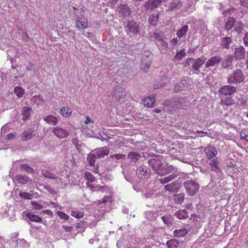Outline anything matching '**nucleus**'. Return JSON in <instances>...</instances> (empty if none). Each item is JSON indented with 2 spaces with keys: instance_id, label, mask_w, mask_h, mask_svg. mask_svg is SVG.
<instances>
[{
  "instance_id": "1",
  "label": "nucleus",
  "mask_w": 248,
  "mask_h": 248,
  "mask_svg": "<svg viewBox=\"0 0 248 248\" xmlns=\"http://www.w3.org/2000/svg\"><path fill=\"white\" fill-rule=\"evenodd\" d=\"M232 85L223 86L219 88L218 91L221 96L220 104L222 106H229L235 103L232 95L236 92L237 90L236 87Z\"/></svg>"
},
{
  "instance_id": "2",
  "label": "nucleus",
  "mask_w": 248,
  "mask_h": 248,
  "mask_svg": "<svg viewBox=\"0 0 248 248\" xmlns=\"http://www.w3.org/2000/svg\"><path fill=\"white\" fill-rule=\"evenodd\" d=\"M245 76L242 71L241 69H238L229 75L227 78V82L230 84H237L243 82Z\"/></svg>"
},
{
  "instance_id": "3",
  "label": "nucleus",
  "mask_w": 248,
  "mask_h": 248,
  "mask_svg": "<svg viewBox=\"0 0 248 248\" xmlns=\"http://www.w3.org/2000/svg\"><path fill=\"white\" fill-rule=\"evenodd\" d=\"M184 186L187 194L192 196L195 195L199 189V185L196 182L189 180L184 183Z\"/></svg>"
},
{
  "instance_id": "4",
  "label": "nucleus",
  "mask_w": 248,
  "mask_h": 248,
  "mask_svg": "<svg viewBox=\"0 0 248 248\" xmlns=\"http://www.w3.org/2000/svg\"><path fill=\"white\" fill-rule=\"evenodd\" d=\"M220 46L222 49H230L233 47V38L232 37L225 36L221 38Z\"/></svg>"
},
{
  "instance_id": "5",
  "label": "nucleus",
  "mask_w": 248,
  "mask_h": 248,
  "mask_svg": "<svg viewBox=\"0 0 248 248\" xmlns=\"http://www.w3.org/2000/svg\"><path fill=\"white\" fill-rule=\"evenodd\" d=\"M52 133L59 139H64L68 137L69 133L67 131L59 126H55L53 128Z\"/></svg>"
},
{
  "instance_id": "6",
  "label": "nucleus",
  "mask_w": 248,
  "mask_h": 248,
  "mask_svg": "<svg viewBox=\"0 0 248 248\" xmlns=\"http://www.w3.org/2000/svg\"><path fill=\"white\" fill-rule=\"evenodd\" d=\"M165 0H148L145 3V8L147 10H155Z\"/></svg>"
},
{
  "instance_id": "7",
  "label": "nucleus",
  "mask_w": 248,
  "mask_h": 248,
  "mask_svg": "<svg viewBox=\"0 0 248 248\" xmlns=\"http://www.w3.org/2000/svg\"><path fill=\"white\" fill-rule=\"evenodd\" d=\"M36 135L33 129L28 128L25 130L21 134V140L22 141H27L31 140Z\"/></svg>"
},
{
  "instance_id": "8",
  "label": "nucleus",
  "mask_w": 248,
  "mask_h": 248,
  "mask_svg": "<svg viewBox=\"0 0 248 248\" xmlns=\"http://www.w3.org/2000/svg\"><path fill=\"white\" fill-rule=\"evenodd\" d=\"M129 32L134 34L140 33V28L138 23L134 20L129 21L126 26Z\"/></svg>"
},
{
  "instance_id": "9",
  "label": "nucleus",
  "mask_w": 248,
  "mask_h": 248,
  "mask_svg": "<svg viewBox=\"0 0 248 248\" xmlns=\"http://www.w3.org/2000/svg\"><path fill=\"white\" fill-rule=\"evenodd\" d=\"M234 56L233 55H226L222 61L221 67L223 69H227L228 68L232 69V62L233 60Z\"/></svg>"
},
{
  "instance_id": "10",
  "label": "nucleus",
  "mask_w": 248,
  "mask_h": 248,
  "mask_svg": "<svg viewBox=\"0 0 248 248\" xmlns=\"http://www.w3.org/2000/svg\"><path fill=\"white\" fill-rule=\"evenodd\" d=\"M180 187V184L177 181H175L165 185L164 186V189L165 191L175 193L179 190Z\"/></svg>"
},
{
  "instance_id": "11",
  "label": "nucleus",
  "mask_w": 248,
  "mask_h": 248,
  "mask_svg": "<svg viewBox=\"0 0 248 248\" xmlns=\"http://www.w3.org/2000/svg\"><path fill=\"white\" fill-rule=\"evenodd\" d=\"M88 27V20L86 18L77 16L76 21V27L78 31H81Z\"/></svg>"
},
{
  "instance_id": "12",
  "label": "nucleus",
  "mask_w": 248,
  "mask_h": 248,
  "mask_svg": "<svg viewBox=\"0 0 248 248\" xmlns=\"http://www.w3.org/2000/svg\"><path fill=\"white\" fill-rule=\"evenodd\" d=\"M124 95H125L124 89L122 87H116L112 95L113 98L120 102Z\"/></svg>"
},
{
  "instance_id": "13",
  "label": "nucleus",
  "mask_w": 248,
  "mask_h": 248,
  "mask_svg": "<svg viewBox=\"0 0 248 248\" xmlns=\"http://www.w3.org/2000/svg\"><path fill=\"white\" fill-rule=\"evenodd\" d=\"M220 162V158L218 156L216 157L210 161L209 165L211 166V170L216 172H220L221 170L219 166V162Z\"/></svg>"
},
{
  "instance_id": "14",
  "label": "nucleus",
  "mask_w": 248,
  "mask_h": 248,
  "mask_svg": "<svg viewBox=\"0 0 248 248\" xmlns=\"http://www.w3.org/2000/svg\"><path fill=\"white\" fill-rule=\"evenodd\" d=\"M204 152L206 154L207 158L209 160L215 157L217 154L216 148L211 146L205 147L204 149Z\"/></svg>"
},
{
  "instance_id": "15",
  "label": "nucleus",
  "mask_w": 248,
  "mask_h": 248,
  "mask_svg": "<svg viewBox=\"0 0 248 248\" xmlns=\"http://www.w3.org/2000/svg\"><path fill=\"white\" fill-rule=\"evenodd\" d=\"M245 53L246 51L244 47L242 46H240L235 48L233 56L236 60H240L245 58Z\"/></svg>"
},
{
  "instance_id": "16",
  "label": "nucleus",
  "mask_w": 248,
  "mask_h": 248,
  "mask_svg": "<svg viewBox=\"0 0 248 248\" xmlns=\"http://www.w3.org/2000/svg\"><path fill=\"white\" fill-rule=\"evenodd\" d=\"M149 171L150 170H148L146 167L141 166L137 169L136 174L139 178L143 179L149 175Z\"/></svg>"
},
{
  "instance_id": "17",
  "label": "nucleus",
  "mask_w": 248,
  "mask_h": 248,
  "mask_svg": "<svg viewBox=\"0 0 248 248\" xmlns=\"http://www.w3.org/2000/svg\"><path fill=\"white\" fill-rule=\"evenodd\" d=\"M142 59L140 68L144 71H147L152 63V59L149 56H144Z\"/></svg>"
},
{
  "instance_id": "18",
  "label": "nucleus",
  "mask_w": 248,
  "mask_h": 248,
  "mask_svg": "<svg viewBox=\"0 0 248 248\" xmlns=\"http://www.w3.org/2000/svg\"><path fill=\"white\" fill-rule=\"evenodd\" d=\"M222 60L221 57L219 56H216L211 57L205 63V67H208L213 66L219 63Z\"/></svg>"
},
{
  "instance_id": "19",
  "label": "nucleus",
  "mask_w": 248,
  "mask_h": 248,
  "mask_svg": "<svg viewBox=\"0 0 248 248\" xmlns=\"http://www.w3.org/2000/svg\"><path fill=\"white\" fill-rule=\"evenodd\" d=\"M235 22L236 20L233 17L229 16L224 24V29L228 32L234 27Z\"/></svg>"
},
{
  "instance_id": "20",
  "label": "nucleus",
  "mask_w": 248,
  "mask_h": 248,
  "mask_svg": "<svg viewBox=\"0 0 248 248\" xmlns=\"http://www.w3.org/2000/svg\"><path fill=\"white\" fill-rule=\"evenodd\" d=\"M118 10L123 16H130L131 14V9L125 4L120 5L118 8Z\"/></svg>"
},
{
  "instance_id": "21",
  "label": "nucleus",
  "mask_w": 248,
  "mask_h": 248,
  "mask_svg": "<svg viewBox=\"0 0 248 248\" xmlns=\"http://www.w3.org/2000/svg\"><path fill=\"white\" fill-rule=\"evenodd\" d=\"M15 179L20 184L23 185L31 181L30 178L26 175L17 174Z\"/></svg>"
},
{
  "instance_id": "22",
  "label": "nucleus",
  "mask_w": 248,
  "mask_h": 248,
  "mask_svg": "<svg viewBox=\"0 0 248 248\" xmlns=\"http://www.w3.org/2000/svg\"><path fill=\"white\" fill-rule=\"evenodd\" d=\"M109 150L106 147L100 148L95 151V155L97 158H100L108 154Z\"/></svg>"
},
{
  "instance_id": "23",
  "label": "nucleus",
  "mask_w": 248,
  "mask_h": 248,
  "mask_svg": "<svg viewBox=\"0 0 248 248\" xmlns=\"http://www.w3.org/2000/svg\"><path fill=\"white\" fill-rule=\"evenodd\" d=\"M44 121L47 124L52 125H56L57 123L58 119L53 115L50 114L44 118Z\"/></svg>"
},
{
  "instance_id": "24",
  "label": "nucleus",
  "mask_w": 248,
  "mask_h": 248,
  "mask_svg": "<svg viewBox=\"0 0 248 248\" xmlns=\"http://www.w3.org/2000/svg\"><path fill=\"white\" fill-rule=\"evenodd\" d=\"M31 103L36 105V107L43 106L44 103V100L41 95H34L31 100Z\"/></svg>"
},
{
  "instance_id": "25",
  "label": "nucleus",
  "mask_w": 248,
  "mask_h": 248,
  "mask_svg": "<svg viewBox=\"0 0 248 248\" xmlns=\"http://www.w3.org/2000/svg\"><path fill=\"white\" fill-rule=\"evenodd\" d=\"M155 102V98L148 97L145 98H144L142 100V104L146 107L151 108L153 107V105Z\"/></svg>"
},
{
  "instance_id": "26",
  "label": "nucleus",
  "mask_w": 248,
  "mask_h": 248,
  "mask_svg": "<svg viewBox=\"0 0 248 248\" xmlns=\"http://www.w3.org/2000/svg\"><path fill=\"white\" fill-rule=\"evenodd\" d=\"M173 199L176 204H181L185 199V194L183 193L174 194Z\"/></svg>"
},
{
  "instance_id": "27",
  "label": "nucleus",
  "mask_w": 248,
  "mask_h": 248,
  "mask_svg": "<svg viewBox=\"0 0 248 248\" xmlns=\"http://www.w3.org/2000/svg\"><path fill=\"white\" fill-rule=\"evenodd\" d=\"M175 217L179 219H185L188 217V213L185 210H180L175 213Z\"/></svg>"
},
{
  "instance_id": "28",
  "label": "nucleus",
  "mask_w": 248,
  "mask_h": 248,
  "mask_svg": "<svg viewBox=\"0 0 248 248\" xmlns=\"http://www.w3.org/2000/svg\"><path fill=\"white\" fill-rule=\"evenodd\" d=\"M159 13L157 15H151L148 18V22L149 24L153 26H156L159 19Z\"/></svg>"
},
{
  "instance_id": "29",
  "label": "nucleus",
  "mask_w": 248,
  "mask_h": 248,
  "mask_svg": "<svg viewBox=\"0 0 248 248\" xmlns=\"http://www.w3.org/2000/svg\"><path fill=\"white\" fill-rule=\"evenodd\" d=\"M32 109L29 107H23L22 111V115L24 120H26L29 119Z\"/></svg>"
},
{
  "instance_id": "30",
  "label": "nucleus",
  "mask_w": 248,
  "mask_h": 248,
  "mask_svg": "<svg viewBox=\"0 0 248 248\" xmlns=\"http://www.w3.org/2000/svg\"><path fill=\"white\" fill-rule=\"evenodd\" d=\"M26 217L30 219V221L35 222H41L42 219L38 216L32 214L30 213L26 214Z\"/></svg>"
},
{
  "instance_id": "31",
  "label": "nucleus",
  "mask_w": 248,
  "mask_h": 248,
  "mask_svg": "<svg viewBox=\"0 0 248 248\" xmlns=\"http://www.w3.org/2000/svg\"><path fill=\"white\" fill-rule=\"evenodd\" d=\"M150 164L155 170H158L162 165V163L159 159L155 158L150 160Z\"/></svg>"
},
{
  "instance_id": "32",
  "label": "nucleus",
  "mask_w": 248,
  "mask_h": 248,
  "mask_svg": "<svg viewBox=\"0 0 248 248\" xmlns=\"http://www.w3.org/2000/svg\"><path fill=\"white\" fill-rule=\"evenodd\" d=\"M72 110L68 107H63L60 110L61 115L64 117H67L72 113Z\"/></svg>"
},
{
  "instance_id": "33",
  "label": "nucleus",
  "mask_w": 248,
  "mask_h": 248,
  "mask_svg": "<svg viewBox=\"0 0 248 248\" xmlns=\"http://www.w3.org/2000/svg\"><path fill=\"white\" fill-rule=\"evenodd\" d=\"M166 245L168 248H178L179 241L176 239H171L167 241Z\"/></svg>"
},
{
  "instance_id": "34",
  "label": "nucleus",
  "mask_w": 248,
  "mask_h": 248,
  "mask_svg": "<svg viewBox=\"0 0 248 248\" xmlns=\"http://www.w3.org/2000/svg\"><path fill=\"white\" fill-rule=\"evenodd\" d=\"M140 155L136 152H130L127 156V157L132 162H136L140 157Z\"/></svg>"
},
{
  "instance_id": "35",
  "label": "nucleus",
  "mask_w": 248,
  "mask_h": 248,
  "mask_svg": "<svg viewBox=\"0 0 248 248\" xmlns=\"http://www.w3.org/2000/svg\"><path fill=\"white\" fill-rule=\"evenodd\" d=\"M177 176V174H171L168 177H166L164 178L161 179L160 180V182L162 184H165L167 183H169V182H170L174 180L175 178H176Z\"/></svg>"
},
{
  "instance_id": "36",
  "label": "nucleus",
  "mask_w": 248,
  "mask_h": 248,
  "mask_svg": "<svg viewBox=\"0 0 248 248\" xmlns=\"http://www.w3.org/2000/svg\"><path fill=\"white\" fill-rule=\"evenodd\" d=\"M188 30V27L187 25H185L180 29H179L177 32V36L179 38L183 37L186 33L187 32Z\"/></svg>"
},
{
  "instance_id": "37",
  "label": "nucleus",
  "mask_w": 248,
  "mask_h": 248,
  "mask_svg": "<svg viewBox=\"0 0 248 248\" xmlns=\"http://www.w3.org/2000/svg\"><path fill=\"white\" fill-rule=\"evenodd\" d=\"M187 233V231L186 229L175 230L174 231V235L177 237H183Z\"/></svg>"
},
{
  "instance_id": "38",
  "label": "nucleus",
  "mask_w": 248,
  "mask_h": 248,
  "mask_svg": "<svg viewBox=\"0 0 248 248\" xmlns=\"http://www.w3.org/2000/svg\"><path fill=\"white\" fill-rule=\"evenodd\" d=\"M14 93L18 98H21L25 94V90L21 87L17 86L14 89Z\"/></svg>"
},
{
  "instance_id": "39",
  "label": "nucleus",
  "mask_w": 248,
  "mask_h": 248,
  "mask_svg": "<svg viewBox=\"0 0 248 248\" xmlns=\"http://www.w3.org/2000/svg\"><path fill=\"white\" fill-rule=\"evenodd\" d=\"M97 158L95 154H90L87 156V160L90 166H94L95 165L96 158Z\"/></svg>"
},
{
  "instance_id": "40",
  "label": "nucleus",
  "mask_w": 248,
  "mask_h": 248,
  "mask_svg": "<svg viewBox=\"0 0 248 248\" xmlns=\"http://www.w3.org/2000/svg\"><path fill=\"white\" fill-rule=\"evenodd\" d=\"M43 175L45 177L50 179H55L56 178V175L54 173H51L50 171L46 170L42 171Z\"/></svg>"
},
{
  "instance_id": "41",
  "label": "nucleus",
  "mask_w": 248,
  "mask_h": 248,
  "mask_svg": "<svg viewBox=\"0 0 248 248\" xmlns=\"http://www.w3.org/2000/svg\"><path fill=\"white\" fill-rule=\"evenodd\" d=\"M157 45L160 47L161 50L166 49L168 48V44L164 39L158 42H156Z\"/></svg>"
},
{
  "instance_id": "42",
  "label": "nucleus",
  "mask_w": 248,
  "mask_h": 248,
  "mask_svg": "<svg viewBox=\"0 0 248 248\" xmlns=\"http://www.w3.org/2000/svg\"><path fill=\"white\" fill-rule=\"evenodd\" d=\"M20 168L22 170L25 171L28 173H31L33 171V169L32 168H31L29 165L26 164H21L20 166Z\"/></svg>"
},
{
  "instance_id": "43",
  "label": "nucleus",
  "mask_w": 248,
  "mask_h": 248,
  "mask_svg": "<svg viewBox=\"0 0 248 248\" xmlns=\"http://www.w3.org/2000/svg\"><path fill=\"white\" fill-rule=\"evenodd\" d=\"M84 177L88 181L87 183H92L95 180V177L90 172L86 171L85 173Z\"/></svg>"
},
{
  "instance_id": "44",
  "label": "nucleus",
  "mask_w": 248,
  "mask_h": 248,
  "mask_svg": "<svg viewBox=\"0 0 248 248\" xmlns=\"http://www.w3.org/2000/svg\"><path fill=\"white\" fill-rule=\"evenodd\" d=\"M244 24L241 21H239L238 22V26L234 27L233 31H236L238 34H240L244 29Z\"/></svg>"
},
{
  "instance_id": "45",
  "label": "nucleus",
  "mask_w": 248,
  "mask_h": 248,
  "mask_svg": "<svg viewBox=\"0 0 248 248\" xmlns=\"http://www.w3.org/2000/svg\"><path fill=\"white\" fill-rule=\"evenodd\" d=\"M154 36L156 40V42L161 41L164 39V34L162 31H155L154 33Z\"/></svg>"
},
{
  "instance_id": "46",
  "label": "nucleus",
  "mask_w": 248,
  "mask_h": 248,
  "mask_svg": "<svg viewBox=\"0 0 248 248\" xmlns=\"http://www.w3.org/2000/svg\"><path fill=\"white\" fill-rule=\"evenodd\" d=\"M19 195L21 198L26 200H31L33 197L31 194L26 192H23L21 190L19 192Z\"/></svg>"
},
{
  "instance_id": "47",
  "label": "nucleus",
  "mask_w": 248,
  "mask_h": 248,
  "mask_svg": "<svg viewBox=\"0 0 248 248\" xmlns=\"http://www.w3.org/2000/svg\"><path fill=\"white\" fill-rule=\"evenodd\" d=\"M71 215L76 218L79 219L82 218L84 217V213L82 212L72 210L71 213Z\"/></svg>"
},
{
  "instance_id": "48",
  "label": "nucleus",
  "mask_w": 248,
  "mask_h": 248,
  "mask_svg": "<svg viewBox=\"0 0 248 248\" xmlns=\"http://www.w3.org/2000/svg\"><path fill=\"white\" fill-rule=\"evenodd\" d=\"M241 140H244L248 141V129H245L242 131L240 134Z\"/></svg>"
},
{
  "instance_id": "49",
  "label": "nucleus",
  "mask_w": 248,
  "mask_h": 248,
  "mask_svg": "<svg viewBox=\"0 0 248 248\" xmlns=\"http://www.w3.org/2000/svg\"><path fill=\"white\" fill-rule=\"evenodd\" d=\"M87 185L88 187L90 188V189L92 191H100V186L99 185H96L93 186V185L92 183H87Z\"/></svg>"
},
{
  "instance_id": "50",
  "label": "nucleus",
  "mask_w": 248,
  "mask_h": 248,
  "mask_svg": "<svg viewBox=\"0 0 248 248\" xmlns=\"http://www.w3.org/2000/svg\"><path fill=\"white\" fill-rule=\"evenodd\" d=\"M57 214L60 218L65 220H67L69 219V216L62 211H58L57 212Z\"/></svg>"
},
{
  "instance_id": "51",
  "label": "nucleus",
  "mask_w": 248,
  "mask_h": 248,
  "mask_svg": "<svg viewBox=\"0 0 248 248\" xmlns=\"http://www.w3.org/2000/svg\"><path fill=\"white\" fill-rule=\"evenodd\" d=\"M125 155L120 154H113V155H110L111 158H114V159H116L117 160L121 159H123L125 157Z\"/></svg>"
},
{
  "instance_id": "52",
  "label": "nucleus",
  "mask_w": 248,
  "mask_h": 248,
  "mask_svg": "<svg viewBox=\"0 0 248 248\" xmlns=\"http://www.w3.org/2000/svg\"><path fill=\"white\" fill-rule=\"evenodd\" d=\"M186 55L185 49L181 50L179 52H177L176 55V58L181 60Z\"/></svg>"
},
{
  "instance_id": "53",
  "label": "nucleus",
  "mask_w": 248,
  "mask_h": 248,
  "mask_svg": "<svg viewBox=\"0 0 248 248\" xmlns=\"http://www.w3.org/2000/svg\"><path fill=\"white\" fill-rule=\"evenodd\" d=\"M31 203L35 209L39 210V209H41L42 208H43V205L42 204L39 203L37 202L33 201V202H31Z\"/></svg>"
},
{
  "instance_id": "54",
  "label": "nucleus",
  "mask_w": 248,
  "mask_h": 248,
  "mask_svg": "<svg viewBox=\"0 0 248 248\" xmlns=\"http://www.w3.org/2000/svg\"><path fill=\"white\" fill-rule=\"evenodd\" d=\"M189 219L196 221H199L201 220L200 215L196 214H192Z\"/></svg>"
},
{
  "instance_id": "55",
  "label": "nucleus",
  "mask_w": 248,
  "mask_h": 248,
  "mask_svg": "<svg viewBox=\"0 0 248 248\" xmlns=\"http://www.w3.org/2000/svg\"><path fill=\"white\" fill-rule=\"evenodd\" d=\"M240 4L245 8H248V0H239Z\"/></svg>"
},
{
  "instance_id": "56",
  "label": "nucleus",
  "mask_w": 248,
  "mask_h": 248,
  "mask_svg": "<svg viewBox=\"0 0 248 248\" xmlns=\"http://www.w3.org/2000/svg\"><path fill=\"white\" fill-rule=\"evenodd\" d=\"M244 44L245 46H248V32L245 34L243 38Z\"/></svg>"
},
{
  "instance_id": "57",
  "label": "nucleus",
  "mask_w": 248,
  "mask_h": 248,
  "mask_svg": "<svg viewBox=\"0 0 248 248\" xmlns=\"http://www.w3.org/2000/svg\"><path fill=\"white\" fill-rule=\"evenodd\" d=\"M182 89H183V86H182L180 84H177L175 85V86L174 88V91L176 93H177L179 91H182Z\"/></svg>"
},
{
  "instance_id": "58",
  "label": "nucleus",
  "mask_w": 248,
  "mask_h": 248,
  "mask_svg": "<svg viewBox=\"0 0 248 248\" xmlns=\"http://www.w3.org/2000/svg\"><path fill=\"white\" fill-rule=\"evenodd\" d=\"M62 228L66 231L68 232H71L73 230V228L72 227L68 226L66 225H63Z\"/></svg>"
},
{
  "instance_id": "59",
  "label": "nucleus",
  "mask_w": 248,
  "mask_h": 248,
  "mask_svg": "<svg viewBox=\"0 0 248 248\" xmlns=\"http://www.w3.org/2000/svg\"><path fill=\"white\" fill-rule=\"evenodd\" d=\"M16 136V133H10L6 135V139L8 140H10L14 139Z\"/></svg>"
},
{
  "instance_id": "60",
  "label": "nucleus",
  "mask_w": 248,
  "mask_h": 248,
  "mask_svg": "<svg viewBox=\"0 0 248 248\" xmlns=\"http://www.w3.org/2000/svg\"><path fill=\"white\" fill-rule=\"evenodd\" d=\"M45 188L51 194L55 193L54 189L49 186H46Z\"/></svg>"
},
{
  "instance_id": "61",
  "label": "nucleus",
  "mask_w": 248,
  "mask_h": 248,
  "mask_svg": "<svg viewBox=\"0 0 248 248\" xmlns=\"http://www.w3.org/2000/svg\"><path fill=\"white\" fill-rule=\"evenodd\" d=\"M234 9L233 8L232 9H229L227 10H224L223 12V15L225 16H227L228 15H229L230 14V12L231 11H233Z\"/></svg>"
},
{
  "instance_id": "62",
  "label": "nucleus",
  "mask_w": 248,
  "mask_h": 248,
  "mask_svg": "<svg viewBox=\"0 0 248 248\" xmlns=\"http://www.w3.org/2000/svg\"><path fill=\"white\" fill-rule=\"evenodd\" d=\"M43 213L46 214L48 216L52 217L53 216V212L50 210H45L43 211Z\"/></svg>"
},
{
  "instance_id": "63",
  "label": "nucleus",
  "mask_w": 248,
  "mask_h": 248,
  "mask_svg": "<svg viewBox=\"0 0 248 248\" xmlns=\"http://www.w3.org/2000/svg\"><path fill=\"white\" fill-rule=\"evenodd\" d=\"M90 123H93V121H92L91 118L89 116H86L85 118V120L84 121V123L86 124H88Z\"/></svg>"
},
{
  "instance_id": "64",
  "label": "nucleus",
  "mask_w": 248,
  "mask_h": 248,
  "mask_svg": "<svg viewBox=\"0 0 248 248\" xmlns=\"http://www.w3.org/2000/svg\"><path fill=\"white\" fill-rule=\"evenodd\" d=\"M108 197H107V196L104 197L102 201L99 200L98 201V203L99 204H100V203H106V202H107V199H108Z\"/></svg>"
}]
</instances>
